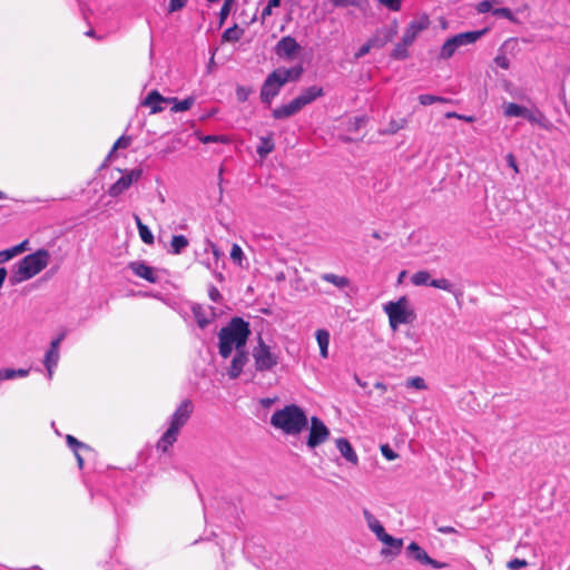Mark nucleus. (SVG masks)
I'll return each instance as SVG.
<instances>
[{
    "label": "nucleus",
    "instance_id": "obj_1",
    "mask_svg": "<svg viewBox=\"0 0 570 570\" xmlns=\"http://www.w3.org/2000/svg\"><path fill=\"white\" fill-rule=\"evenodd\" d=\"M250 334L249 325L240 317H234L227 326L220 328L218 333V350L222 357L230 356L233 348L235 351L245 348Z\"/></svg>",
    "mask_w": 570,
    "mask_h": 570
},
{
    "label": "nucleus",
    "instance_id": "obj_2",
    "mask_svg": "<svg viewBox=\"0 0 570 570\" xmlns=\"http://www.w3.org/2000/svg\"><path fill=\"white\" fill-rule=\"evenodd\" d=\"M271 424L287 435H298L307 428L308 419L302 407L289 404L273 413Z\"/></svg>",
    "mask_w": 570,
    "mask_h": 570
},
{
    "label": "nucleus",
    "instance_id": "obj_3",
    "mask_svg": "<svg viewBox=\"0 0 570 570\" xmlns=\"http://www.w3.org/2000/svg\"><path fill=\"white\" fill-rule=\"evenodd\" d=\"M50 254L47 249H38L37 252L24 256L16 266L10 282L17 285L39 274L49 264Z\"/></svg>",
    "mask_w": 570,
    "mask_h": 570
},
{
    "label": "nucleus",
    "instance_id": "obj_4",
    "mask_svg": "<svg viewBox=\"0 0 570 570\" xmlns=\"http://www.w3.org/2000/svg\"><path fill=\"white\" fill-rule=\"evenodd\" d=\"M193 413V404L189 400H184L171 416L170 425L157 443V449L167 452L177 441L180 429L187 423Z\"/></svg>",
    "mask_w": 570,
    "mask_h": 570
},
{
    "label": "nucleus",
    "instance_id": "obj_5",
    "mask_svg": "<svg viewBox=\"0 0 570 570\" xmlns=\"http://www.w3.org/2000/svg\"><path fill=\"white\" fill-rule=\"evenodd\" d=\"M384 312L389 316L390 326L393 331L397 330L401 324L412 323L416 317L406 296L400 297L396 302L385 304Z\"/></svg>",
    "mask_w": 570,
    "mask_h": 570
},
{
    "label": "nucleus",
    "instance_id": "obj_6",
    "mask_svg": "<svg viewBox=\"0 0 570 570\" xmlns=\"http://www.w3.org/2000/svg\"><path fill=\"white\" fill-rule=\"evenodd\" d=\"M484 32L485 30L468 31L451 37L443 43L440 58L444 60L450 59L460 47L474 43Z\"/></svg>",
    "mask_w": 570,
    "mask_h": 570
},
{
    "label": "nucleus",
    "instance_id": "obj_7",
    "mask_svg": "<svg viewBox=\"0 0 570 570\" xmlns=\"http://www.w3.org/2000/svg\"><path fill=\"white\" fill-rule=\"evenodd\" d=\"M255 368L258 372L271 371L278 364V355L272 352L271 347L262 340L258 338V344L253 351Z\"/></svg>",
    "mask_w": 570,
    "mask_h": 570
},
{
    "label": "nucleus",
    "instance_id": "obj_8",
    "mask_svg": "<svg viewBox=\"0 0 570 570\" xmlns=\"http://www.w3.org/2000/svg\"><path fill=\"white\" fill-rule=\"evenodd\" d=\"M330 435L331 432L324 422L317 416H312L309 433L306 441L307 446L309 449H315L326 442Z\"/></svg>",
    "mask_w": 570,
    "mask_h": 570
},
{
    "label": "nucleus",
    "instance_id": "obj_9",
    "mask_svg": "<svg viewBox=\"0 0 570 570\" xmlns=\"http://www.w3.org/2000/svg\"><path fill=\"white\" fill-rule=\"evenodd\" d=\"M406 557L424 566H430L434 569H443L446 563L432 559L426 551L416 542H411L405 549Z\"/></svg>",
    "mask_w": 570,
    "mask_h": 570
},
{
    "label": "nucleus",
    "instance_id": "obj_10",
    "mask_svg": "<svg viewBox=\"0 0 570 570\" xmlns=\"http://www.w3.org/2000/svg\"><path fill=\"white\" fill-rule=\"evenodd\" d=\"M142 169L135 168L127 171L124 176H121L115 184H112L108 190V194L111 197H118L125 190H127L132 183L138 181L141 178Z\"/></svg>",
    "mask_w": 570,
    "mask_h": 570
},
{
    "label": "nucleus",
    "instance_id": "obj_11",
    "mask_svg": "<svg viewBox=\"0 0 570 570\" xmlns=\"http://www.w3.org/2000/svg\"><path fill=\"white\" fill-rule=\"evenodd\" d=\"M377 540L385 546L380 551L382 558L393 560L401 553L403 539L394 538L385 531L377 538Z\"/></svg>",
    "mask_w": 570,
    "mask_h": 570
},
{
    "label": "nucleus",
    "instance_id": "obj_12",
    "mask_svg": "<svg viewBox=\"0 0 570 570\" xmlns=\"http://www.w3.org/2000/svg\"><path fill=\"white\" fill-rule=\"evenodd\" d=\"M283 82L279 79L277 72L274 70L272 73L267 76L265 79L262 89H261V98L264 102L269 104L272 99L278 95L281 88L283 87Z\"/></svg>",
    "mask_w": 570,
    "mask_h": 570
},
{
    "label": "nucleus",
    "instance_id": "obj_13",
    "mask_svg": "<svg viewBox=\"0 0 570 570\" xmlns=\"http://www.w3.org/2000/svg\"><path fill=\"white\" fill-rule=\"evenodd\" d=\"M397 33V23L394 21L389 26H384L370 38L371 46L374 48H383L391 42Z\"/></svg>",
    "mask_w": 570,
    "mask_h": 570
},
{
    "label": "nucleus",
    "instance_id": "obj_14",
    "mask_svg": "<svg viewBox=\"0 0 570 570\" xmlns=\"http://www.w3.org/2000/svg\"><path fill=\"white\" fill-rule=\"evenodd\" d=\"M247 362H248V354L245 351V348L237 350L232 360L230 366L227 370V374H228L229 379H232V380L237 379L240 375V373Z\"/></svg>",
    "mask_w": 570,
    "mask_h": 570
},
{
    "label": "nucleus",
    "instance_id": "obj_15",
    "mask_svg": "<svg viewBox=\"0 0 570 570\" xmlns=\"http://www.w3.org/2000/svg\"><path fill=\"white\" fill-rule=\"evenodd\" d=\"M429 27V20L428 18H422L420 20H415V21H412L407 29L405 30L403 37H402V41H403V45H412L414 42V40L416 39V37L419 36V33L421 31H423L424 29H426Z\"/></svg>",
    "mask_w": 570,
    "mask_h": 570
},
{
    "label": "nucleus",
    "instance_id": "obj_16",
    "mask_svg": "<svg viewBox=\"0 0 570 570\" xmlns=\"http://www.w3.org/2000/svg\"><path fill=\"white\" fill-rule=\"evenodd\" d=\"M129 268L135 275L150 283H156L158 281L155 269L142 262H131L129 264Z\"/></svg>",
    "mask_w": 570,
    "mask_h": 570
},
{
    "label": "nucleus",
    "instance_id": "obj_17",
    "mask_svg": "<svg viewBox=\"0 0 570 570\" xmlns=\"http://www.w3.org/2000/svg\"><path fill=\"white\" fill-rule=\"evenodd\" d=\"M163 102L168 104V98L163 97L157 90H151L142 100L141 105L150 108V114H158L164 110Z\"/></svg>",
    "mask_w": 570,
    "mask_h": 570
},
{
    "label": "nucleus",
    "instance_id": "obj_18",
    "mask_svg": "<svg viewBox=\"0 0 570 570\" xmlns=\"http://www.w3.org/2000/svg\"><path fill=\"white\" fill-rule=\"evenodd\" d=\"M335 443L342 456L351 464L357 465L358 456L354 449L352 448L350 441L345 438H340L335 441Z\"/></svg>",
    "mask_w": 570,
    "mask_h": 570
},
{
    "label": "nucleus",
    "instance_id": "obj_19",
    "mask_svg": "<svg viewBox=\"0 0 570 570\" xmlns=\"http://www.w3.org/2000/svg\"><path fill=\"white\" fill-rule=\"evenodd\" d=\"M303 109L302 105L299 104V101L297 100V98H295L294 100H292L289 104L287 105H283L278 108H275L273 110V117L275 119H284V118H288L295 114H297L298 111H301Z\"/></svg>",
    "mask_w": 570,
    "mask_h": 570
},
{
    "label": "nucleus",
    "instance_id": "obj_20",
    "mask_svg": "<svg viewBox=\"0 0 570 570\" xmlns=\"http://www.w3.org/2000/svg\"><path fill=\"white\" fill-rule=\"evenodd\" d=\"M298 49L297 41L289 36L282 38L276 46L277 55L285 57H292Z\"/></svg>",
    "mask_w": 570,
    "mask_h": 570
},
{
    "label": "nucleus",
    "instance_id": "obj_21",
    "mask_svg": "<svg viewBox=\"0 0 570 570\" xmlns=\"http://www.w3.org/2000/svg\"><path fill=\"white\" fill-rule=\"evenodd\" d=\"M324 95L323 88L318 86H311L303 90V92L296 97L302 107L304 108L306 105L311 104L318 97Z\"/></svg>",
    "mask_w": 570,
    "mask_h": 570
},
{
    "label": "nucleus",
    "instance_id": "obj_22",
    "mask_svg": "<svg viewBox=\"0 0 570 570\" xmlns=\"http://www.w3.org/2000/svg\"><path fill=\"white\" fill-rule=\"evenodd\" d=\"M363 517L366 521L367 528L375 534L376 538L385 532V529L380 520L367 509L363 510Z\"/></svg>",
    "mask_w": 570,
    "mask_h": 570
},
{
    "label": "nucleus",
    "instance_id": "obj_23",
    "mask_svg": "<svg viewBox=\"0 0 570 570\" xmlns=\"http://www.w3.org/2000/svg\"><path fill=\"white\" fill-rule=\"evenodd\" d=\"M275 71L277 72L283 85H285L287 81L297 80L301 77L303 69H302V67L291 68V69L279 68V69H276Z\"/></svg>",
    "mask_w": 570,
    "mask_h": 570
},
{
    "label": "nucleus",
    "instance_id": "obj_24",
    "mask_svg": "<svg viewBox=\"0 0 570 570\" xmlns=\"http://www.w3.org/2000/svg\"><path fill=\"white\" fill-rule=\"evenodd\" d=\"M168 104H173V112H181L191 108V106L195 104V98L190 96L179 101L176 97H170L168 98Z\"/></svg>",
    "mask_w": 570,
    "mask_h": 570
},
{
    "label": "nucleus",
    "instance_id": "obj_25",
    "mask_svg": "<svg viewBox=\"0 0 570 570\" xmlns=\"http://www.w3.org/2000/svg\"><path fill=\"white\" fill-rule=\"evenodd\" d=\"M316 340L320 346V353L322 357L328 356L330 334L326 330H317Z\"/></svg>",
    "mask_w": 570,
    "mask_h": 570
},
{
    "label": "nucleus",
    "instance_id": "obj_26",
    "mask_svg": "<svg viewBox=\"0 0 570 570\" xmlns=\"http://www.w3.org/2000/svg\"><path fill=\"white\" fill-rule=\"evenodd\" d=\"M191 312L199 327L205 328L212 322L202 305L195 304Z\"/></svg>",
    "mask_w": 570,
    "mask_h": 570
},
{
    "label": "nucleus",
    "instance_id": "obj_27",
    "mask_svg": "<svg viewBox=\"0 0 570 570\" xmlns=\"http://www.w3.org/2000/svg\"><path fill=\"white\" fill-rule=\"evenodd\" d=\"M430 286L452 293L456 298L462 296V292L455 291L453 284L446 278L432 279Z\"/></svg>",
    "mask_w": 570,
    "mask_h": 570
},
{
    "label": "nucleus",
    "instance_id": "obj_28",
    "mask_svg": "<svg viewBox=\"0 0 570 570\" xmlns=\"http://www.w3.org/2000/svg\"><path fill=\"white\" fill-rule=\"evenodd\" d=\"M322 279L333 284L337 288H345L350 285V279L345 276H340L333 273H325L322 275Z\"/></svg>",
    "mask_w": 570,
    "mask_h": 570
},
{
    "label": "nucleus",
    "instance_id": "obj_29",
    "mask_svg": "<svg viewBox=\"0 0 570 570\" xmlns=\"http://www.w3.org/2000/svg\"><path fill=\"white\" fill-rule=\"evenodd\" d=\"M274 149H275V144L273 141L272 135H268L266 137H261V144L257 147V154L261 156V158H265Z\"/></svg>",
    "mask_w": 570,
    "mask_h": 570
},
{
    "label": "nucleus",
    "instance_id": "obj_30",
    "mask_svg": "<svg viewBox=\"0 0 570 570\" xmlns=\"http://www.w3.org/2000/svg\"><path fill=\"white\" fill-rule=\"evenodd\" d=\"M135 222L139 232V236L145 244L151 245L154 243V235L150 229L142 224L139 216L135 215Z\"/></svg>",
    "mask_w": 570,
    "mask_h": 570
},
{
    "label": "nucleus",
    "instance_id": "obj_31",
    "mask_svg": "<svg viewBox=\"0 0 570 570\" xmlns=\"http://www.w3.org/2000/svg\"><path fill=\"white\" fill-rule=\"evenodd\" d=\"M504 115L507 117H523L528 116V108L520 106L515 102H509L504 106Z\"/></svg>",
    "mask_w": 570,
    "mask_h": 570
},
{
    "label": "nucleus",
    "instance_id": "obj_32",
    "mask_svg": "<svg viewBox=\"0 0 570 570\" xmlns=\"http://www.w3.org/2000/svg\"><path fill=\"white\" fill-rule=\"evenodd\" d=\"M58 360H59V351L51 350V347H50L49 351L46 353V357H45V366L48 371L49 379L52 377L53 367L57 365Z\"/></svg>",
    "mask_w": 570,
    "mask_h": 570
},
{
    "label": "nucleus",
    "instance_id": "obj_33",
    "mask_svg": "<svg viewBox=\"0 0 570 570\" xmlns=\"http://www.w3.org/2000/svg\"><path fill=\"white\" fill-rule=\"evenodd\" d=\"M431 274L428 271H419L411 277V282L415 286H426L431 283Z\"/></svg>",
    "mask_w": 570,
    "mask_h": 570
},
{
    "label": "nucleus",
    "instance_id": "obj_34",
    "mask_svg": "<svg viewBox=\"0 0 570 570\" xmlns=\"http://www.w3.org/2000/svg\"><path fill=\"white\" fill-rule=\"evenodd\" d=\"M189 242L184 235H175L171 238L170 246L174 254H179L188 246Z\"/></svg>",
    "mask_w": 570,
    "mask_h": 570
},
{
    "label": "nucleus",
    "instance_id": "obj_35",
    "mask_svg": "<svg viewBox=\"0 0 570 570\" xmlns=\"http://www.w3.org/2000/svg\"><path fill=\"white\" fill-rule=\"evenodd\" d=\"M29 373V370H24V368H19V370H13V368H2L0 370V381H3V380H11L16 376H27Z\"/></svg>",
    "mask_w": 570,
    "mask_h": 570
},
{
    "label": "nucleus",
    "instance_id": "obj_36",
    "mask_svg": "<svg viewBox=\"0 0 570 570\" xmlns=\"http://www.w3.org/2000/svg\"><path fill=\"white\" fill-rule=\"evenodd\" d=\"M244 33L243 29H239L237 24L226 29L223 33L224 41H238Z\"/></svg>",
    "mask_w": 570,
    "mask_h": 570
},
{
    "label": "nucleus",
    "instance_id": "obj_37",
    "mask_svg": "<svg viewBox=\"0 0 570 570\" xmlns=\"http://www.w3.org/2000/svg\"><path fill=\"white\" fill-rule=\"evenodd\" d=\"M410 45H403V41L401 40L399 43L395 45L394 49L391 52V57L395 60H404L409 57L407 48Z\"/></svg>",
    "mask_w": 570,
    "mask_h": 570
},
{
    "label": "nucleus",
    "instance_id": "obj_38",
    "mask_svg": "<svg viewBox=\"0 0 570 570\" xmlns=\"http://www.w3.org/2000/svg\"><path fill=\"white\" fill-rule=\"evenodd\" d=\"M230 258L239 267H243V262L245 261V255H244L242 247L238 244H233L232 249H230Z\"/></svg>",
    "mask_w": 570,
    "mask_h": 570
},
{
    "label": "nucleus",
    "instance_id": "obj_39",
    "mask_svg": "<svg viewBox=\"0 0 570 570\" xmlns=\"http://www.w3.org/2000/svg\"><path fill=\"white\" fill-rule=\"evenodd\" d=\"M366 121V118L364 116L354 117L353 119H350L347 122V130L351 132L360 130Z\"/></svg>",
    "mask_w": 570,
    "mask_h": 570
},
{
    "label": "nucleus",
    "instance_id": "obj_40",
    "mask_svg": "<svg viewBox=\"0 0 570 570\" xmlns=\"http://www.w3.org/2000/svg\"><path fill=\"white\" fill-rule=\"evenodd\" d=\"M233 2H234V0H225L223 7L220 9V12H219V24L220 26L225 22L226 18L228 17Z\"/></svg>",
    "mask_w": 570,
    "mask_h": 570
},
{
    "label": "nucleus",
    "instance_id": "obj_41",
    "mask_svg": "<svg viewBox=\"0 0 570 570\" xmlns=\"http://www.w3.org/2000/svg\"><path fill=\"white\" fill-rule=\"evenodd\" d=\"M407 386L414 387L416 390H425L428 387L424 379H422L420 376L411 377L407 381Z\"/></svg>",
    "mask_w": 570,
    "mask_h": 570
},
{
    "label": "nucleus",
    "instance_id": "obj_42",
    "mask_svg": "<svg viewBox=\"0 0 570 570\" xmlns=\"http://www.w3.org/2000/svg\"><path fill=\"white\" fill-rule=\"evenodd\" d=\"M131 142V138L129 136H121L120 138H118L116 140V142L114 144V147H112V150L110 153V155L116 150V149H125L127 148Z\"/></svg>",
    "mask_w": 570,
    "mask_h": 570
},
{
    "label": "nucleus",
    "instance_id": "obj_43",
    "mask_svg": "<svg viewBox=\"0 0 570 570\" xmlns=\"http://www.w3.org/2000/svg\"><path fill=\"white\" fill-rule=\"evenodd\" d=\"M406 125L405 119H401L400 121L392 120L386 129V134H396L400 129H403Z\"/></svg>",
    "mask_w": 570,
    "mask_h": 570
},
{
    "label": "nucleus",
    "instance_id": "obj_44",
    "mask_svg": "<svg viewBox=\"0 0 570 570\" xmlns=\"http://www.w3.org/2000/svg\"><path fill=\"white\" fill-rule=\"evenodd\" d=\"M381 452L383 456L389 461H393L399 458V454L394 452L389 444L381 445Z\"/></svg>",
    "mask_w": 570,
    "mask_h": 570
},
{
    "label": "nucleus",
    "instance_id": "obj_45",
    "mask_svg": "<svg viewBox=\"0 0 570 570\" xmlns=\"http://www.w3.org/2000/svg\"><path fill=\"white\" fill-rule=\"evenodd\" d=\"M528 566V562L524 559H512L507 563V567L510 570H519L521 568H525Z\"/></svg>",
    "mask_w": 570,
    "mask_h": 570
},
{
    "label": "nucleus",
    "instance_id": "obj_46",
    "mask_svg": "<svg viewBox=\"0 0 570 570\" xmlns=\"http://www.w3.org/2000/svg\"><path fill=\"white\" fill-rule=\"evenodd\" d=\"M250 94H252V89L250 88L238 86L237 89H236L237 99L239 101H242V102L246 101Z\"/></svg>",
    "mask_w": 570,
    "mask_h": 570
},
{
    "label": "nucleus",
    "instance_id": "obj_47",
    "mask_svg": "<svg viewBox=\"0 0 570 570\" xmlns=\"http://www.w3.org/2000/svg\"><path fill=\"white\" fill-rule=\"evenodd\" d=\"M187 3V0H169L168 13L181 10Z\"/></svg>",
    "mask_w": 570,
    "mask_h": 570
},
{
    "label": "nucleus",
    "instance_id": "obj_48",
    "mask_svg": "<svg viewBox=\"0 0 570 570\" xmlns=\"http://www.w3.org/2000/svg\"><path fill=\"white\" fill-rule=\"evenodd\" d=\"M379 2L392 11H399L402 0H379Z\"/></svg>",
    "mask_w": 570,
    "mask_h": 570
},
{
    "label": "nucleus",
    "instance_id": "obj_49",
    "mask_svg": "<svg viewBox=\"0 0 570 570\" xmlns=\"http://www.w3.org/2000/svg\"><path fill=\"white\" fill-rule=\"evenodd\" d=\"M374 47L371 46V41L370 39L367 40V42H365L354 55V58L355 59H360L361 57H364L365 55H367L371 49H373Z\"/></svg>",
    "mask_w": 570,
    "mask_h": 570
},
{
    "label": "nucleus",
    "instance_id": "obj_50",
    "mask_svg": "<svg viewBox=\"0 0 570 570\" xmlns=\"http://www.w3.org/2000/svg\"><path fill=\"white\" fill-rule=\"evenodd\" d=\"M66 441H67L68 445L75 450V452L77 451L78 448H85L86 446L83 443L78 441L72 435H67Z\"/></svg>",
    "mask_w": 570,
    "mask_h": 570
},
{
    "label": "nucleus",
    "instance_id": "obj_51",
    "mask_svg": "<svg viewBox=\"0 0 570 570\" xmlns=\"http://www.w3.org/2000/svg\"><path fill=\"white\" fill-rule=\"evenodd\" d=\"M419 101L423 106H429V105L436 102V99H435L434 95H420Z\"/></svg>",
    "mask_w": 570,
    "mask_h": 570
},
{
    "label": "nucleus",
    "instance_id": "obj_52",
    "mask_svg": "<svg viewBox=\"0 0 570 570\" xmlns=\"http://www.w3.org/2000/svg\"><path fill=\"white\" fill-rule=\"evenodd\" d=\"M494 61L502 69H509V67H510V61L507 58V56H504V55L497 56Z\"/></svg>",
    "mask_w": 570,
    "mask_h": 570
},
{
    "label": "nucleus",
    "instance_id": "obj_53",
    "mask_svg": "<svg viewBox=\"0 0 570 570\" xmlns=\"http://www.w3.org/2000/svg\"><path fill=\"white\" fill-rule=\"evenodd\" d=\"M207 246H208V249L212 252L214 258L216 261H218L222 257V252L219 250L217 245L215 243H213L212 240H207Z\"/></svg>",
    "mask_w": 570,
    "mask_h": 570
},
{
    "label": "nucleus",
    "instance_id": "obj_54",
    "mask_svg": "<svg viewBox=\"0 0 570 570\" xmlns=\"http://www.w3.org/2000/svg\"><path fill=\"white\" fill-rule=\"evenodd\" d=\"M445 117L446 118H458V119H462L466 122H472L474 121V118L472 116H463V115H459L456 114L455 111H449L445 114Z\"/></svg>",
    "mask_w": 570,
    "mask_h": 570
},
{
    "label": "nucleus",
    "instance_id": "obj_55",
    "mask_svg": "<svg viewBox=\"0 0 570 570\" xmlns=\"http://www.w3.org/2000/svg\"><path fill=\"white\" fill-rule=\"evenodd\" d=\"M208 296L213 302H220L222 301V294L215 286H210L208 289Z\"/></svg>",
    "mask_w": 570,
    "mask_h": 570
},
{
    "label": "nucleus",
    "instance_id": "obj_56",
    "mask_svg": "<svg viewBox=\"0 0 570 570\" xmlns=\"http://www.w3.org/2000/svg\"><path fill=\"white\" fill-rule=\"evenodd\" d=\"M493 14L512 19V11L509 8H498L493 11Z\"/></svg>",
    "mask_w": 570,
    "mask_h": 570
},
{
    "label": "nucleus",
    "instance_id": "obj_57",
    "mask_svg": "<svg viewBox=\"0 0 570 570\" xmlns=\"http://www.w3.org/2000/svg\"><path fill=\"white\" fill-rule=\"evenodd\" d=\"M492 8V4L490 1L488 0H484V1H481L479 4H478V11L480 13H485V12H489Z\"/></svg>",
    "mask_w": 570,
    "mask_h": 570
},
{
    "label": "nucleus",
    "instance_id": "obj_58",
    "mask_svg": "<svg viewBox=\"0 0 570 570\" xmlns=\"http://www.w3.org/2000/svg\"><path fill=\"white\" fill-rule=\"evenodd\" d=\"M28 244V240H23L22 243L11 247V252L13 256H17L26 250V245Z\"/></svg>",
    "mask_w": 570,
    "mask_h": 570
},
{
    "label": "nucleus",
    "instance_id": "obj_59",
    "mask_svg": "<svg viewBox=\"0 0 570 570\" xmlns=\"http://www.w3.org/2000/svg\"><path fill=\"white\" fill-rule=\"evenodd\" d=\"M13 254L11 252V248L4 249L0 252V264L8 262L9 259L13 258Z\"/></svg>",
    "mask_w": 570,
    "mask_h": 570
},
{
    "label": "nucleus",
    "instance_id": "obj_60",
    "mask_svg": "<svg viewBox=\"0 0 570 570\" xmlns=\"http://www.w3.org/2000/svg\"><path fill=\"white\" fill-rule=\"evenodd\" d=\"M507 161H508V165L514 170V173L518 174L519 167H518L515 158L512 154L507 155Z\"/></svg>",
    "mask_w": 570,
    "mask_h": 570
},
{
    "label": "nucleus",
    "instance_id": "obj_61",
    "mask_svg": "<svg viewBox=\"0 0 570 570\" xmlns=\"http://www.w3.org/2000/svg\"><path fill=\"white\" fill-rule=\"evenodd\" d=\"M63 338H65V333L60 334L56 340H53L50 344L51 350L59 351V345Z\"/></svg>",
    "mask_w": 570,
    "mask_h": 570
},
{
    "label": "nucleus",
    "instance_id": "obj_62",
    "mask_svg": "<svg viewBox=\"0 0 570 570\" xmlns=\"http://www.w3.org/2000/svg\"><path fill=\"white\" fill-rule=\"evenodd\" d=\"M200 140L204 144H208V142L219 141V140H224V139H223V137H219V136H205V137H202Z\"/></svg>",
    "mask_w": 570,
    "mask_h": 570
},
{
    "label": "nucleus",
    "instance_id": "obj_63",
    "mask_svg": "<svg viewBox=\"0 0 570 570\" xmlns=\"http://www.w3.org/2000/svg\"><path fill=\"white\" fill-rule=\"evenodd\" d=\"M334 7H346L351 4V0H330Z\"/></svg>",
    "mask_w": 570,
    "mask_h": 570
},
{
    "label": "nucleus",
    "instance_id": "obj_64",
    "mask_svg": "<svg viewBox=\"0 0 570 570\" xmlns=\"http://www.w3.org/2000/svg\"><path fill=\"white\" fill-rule=\"evenodd\" d=\"M438 531L440 533H444V534L456 533V530L453 527H448V525L446 527H439Z\"/></svg>",
    "mask_w": 570,
    "mask_h": 570
}]
</instances>
